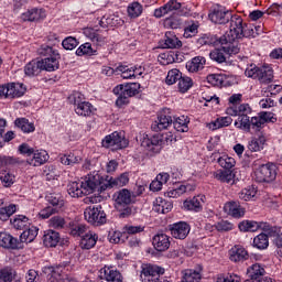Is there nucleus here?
<instances>
[{
    "instance_id": "obj_1",
    "label": "nucleus",
    "mask_w": 282,
    "mask_h": 282,
    "mask_svg": "<svg viewBox=\"0 0 282 282\" xmlns=\"http://www.w3.org/2000/svg\"><path fill=\"white\" fill-rule=\"evenodd\" d=\"M230 17L229 33L220 36V45H223V50L228 56H234L241 52L238 39H243V28L246 24H243L241 15L230 13Z\"/></svg>"
},
{
    "instance_id": "obj_2",
    "label": "nucleus",
    "mask_w": 282,
    "mask_h": 282,
    "mask_svg": "<svg viewBox=\"0 0 282 282\" xmlns=\"http://www.w3.org/2000/svg\"><path fill=\"white\" fill-rule=\"evenodd\" d=\"M139 138L141 147H143V149H147V151H152V153H160L164 144L173 142V135L162 133H156L152 135L143 133Z\"/></svg>"
},
{
    "instance_id": "obj_3",
    "label": "nucleus",
    "mask_w": 282,
    "mask_h": 282,
    "mask_svg": "<svg viewBox=\"0 0 282 282\" xmlns=\"http://www.w3.org/2000/svg\"><path fill=\"white\" fill-rule=\"evenodd\" d=\"M108 176L102 177L99 175L97 171L91 172L88 174V177L85 178V181L80 182L82 188L84 191H87L88 195H91V193H104V191H107L108 185Z\"/></svg>"
},
{
    "instance_id": "obj_4",
    "label": "nucleus",
    "mask_w": 282,
    "mask_h": 282,
    "mask_svg": "<svg viewBox=\"0 0 282 282\" xmlns=\"http://www.w3.org/2000/svg\"><path fill=\"white\" fill-rule=\"evenodd\" d=\"M101 147L111 149V151H120L129 147V141L124 138V133L115 131L102 139Z\"/></svg>"
},
{
    "instance_id": "obj_5",
    "label": "nucleus",
    "mask_w": 282,
    "mask_h": 282,
    "mask_svg": "<svg viewBox=\"0 0 282 282\" xmlns=\"http://www.w3.org/2000/svg\"><path fill=\"white\" fill-rule=\"evenodd\" d=\"M84 216L86 221L91 224V226H102L104 224H107V214L101 205L86 208Z\"/></svg>"
},
{
    "instance_id": "obj_6",
    "label": "nucleus",
    "mask_w": 282,
    "mask_h": 282,
    "mask_svg": "<svg viewBox=\"0 0 282 282\" xmlns=\"http://www.w3.org/2000/svg\"><path fill=\"white\" fill-rule=\"evenodd\" d=\"M276 180V165L274 163L262 164L256 171V182L270 184Z\"/></svg>"
},
{
    "instance_id": "obj_7",
    "label": "nucleus",
    "mask_w": 282,
    "mask_h": 282,
    "mask_svg": "<svg viewBox=\"0 0 282 282\" xmlns=\"http://www.w3.org/2000/svg\"><path fill=\"white\" fill-rule=\"evenodd\" d=\"M164 272V268L158 264H145L142 267L140 279L142 282H160V276Z\"/></svg>"
},
{
    "instance_id": "obj_8",
    "label": "nucleus",
    "mask_w": 282,
    "mask_h": 282,
    "mask_svg": "<svg viewBox=\"0 0 282 282\" xmlns=\"http://www.w3.org/2000/svg\"><path fill=\"white\" fill-rule=\"evenodd\" d=\"M231 12L232 11L226 10V8L221 6H217L209 10L208 19L212 23H216L217 25H226V23L230 22Z\"/></svg>"
},
{
    "instance_id": "obj_9",
    "label": "nucleus",
    "mask_w": 282,
    "mask_h": 282,
    "mask_svg": "<svg viewBox=\"0 0 282 282\" xmlns=\"http://www.w3.org/2000/svg\"><path fill=\"white\" fill-rule=\"evenodd\" d=\"M173 124V116H171V109L164 108L158 115V120L151 126L152 131H164Z\"/></svg>"
},
{
    "instance_id": "obj_10",
    "label": "nucleus",
    "mask_w": 282,
    "mask_h": 282,
    "mask_svg": "<svg viewBox=\"0 0 282 282\" xmlns=\"http://www.w3.org/2000/svg\"><path fill=\"white\" fill-rule=\"evenodd\" d=\"M265 269L259 263H254L247 269L248 279L245 282H272V278H263Z\"/></svg>"
},
{
    "instance_id": "obj_11",
    "label": "nucleus",
    "mask_w": 282,
    "mask_h": 282,
    "mask_svg": "<svg viewBox=\"0 0 282 282\" xmlns=\"http://www.w3.org/2000/svg\"><path fill=\"white\" fill-rule=\"evenodd\" d=\"M0 247L6 250H22V243L19 238H14V236L6 231L0 232Z\"/></svg>"
},
{
    "instance_id": "obj_12",
    "label": "nucleus",
    "mask_w": 282,
    "mask_h": 282,
    "mask_svg": "<svg viewBox=\"0 0 282 282\" xmlns=\"http://www.w3.org/2000/svg\"><path fill=\"white\" fill-rule=\"evenodd\" d=\"M169 230L174 239H185L191 232V225L185 221H178L170 225Z\"/></svg>"
},
{
    "instance_id": "obj_13",
    "label": "nucleus",
    "mask_w": 282,
    "mask_h": 282,
    "mask_svg": "<svg viewBox=\"0 0 282 282\" xmlns=\"http://www.w3.org/2000/svg\"><path fill=\"white\" fill-rule=\"evenodd\" d=\"M113 94H124L128 98H133L140 94V84L139 83H127L117 85L113 88Z\"/></svg>"
},
{
    "instance_id": "obj_14",
    "label": "nucleus",
    "mask_w": 282,
    "mask_h": 282,
    "mask_svg": "<svg viewBox=\"0 0 282 282\" xmlns=\"http://www.w3.org/2000/svg\"><path fill=\"white\" fill-rule=\"evenodd\" d=\"M204 199H206L204 195L194 196L193 198L184 200L183 208L184 210H192L193 213H202V210H204Z\"/></svg>"
},
{
    "instance_id": "obj_15",
    "label": "nucleus",
    "mask_w": 282,
    "mask_h": 282,
    "mask_svg": "<svg viewBox=\"0 0 282 282\" xmlns=\"http://www.w3.org/2000/svg\"><path fill=\"white\" fill-rule=\"evenodd\" d=\"M152 246L158 252H166L171 248V238L166 234H156L152 238Z\"/></svg>"
},
{
    "instance_id": "obj_16",
    "label": "nucleus",
    "mask_w": 282,
    "mask_h": 282,
    "mask_svg": "<svg viewBox=\"0 0 282 282\" xmlns=\"http://www.w3.org/2000/svg\"><path fill=\"white\" fill-rule=\"evenodd\" d=\"M248 251L240 245H236L229 250V259L234 263L248 261Z\"/></svg>"
},
{
    "instance_id": "obj_17",
    "label": "nucleus",
    "mask_w": 282,
    "mask_h": 282,
    "mask_svg": "<svg viewBox=\"0 0 282 282\" xmlns=\"http://www.w3.org/2000/svg\"><path fill=\"white\" fill-rule=\"evenodd\" d=\"M263 147H265V138L262 134H259L258 137L252 138L248 142V151H246L245 155L247 158H250V153H257L259 151H263Z\"/></svg>"
},
{
    "instance_id": "obj_18",
    "label": "nucleus",
    "mask_w": 282,
    "mask_h": 282,
    "mask_svg": "<svg viewBox=\"0 0 282 282\" xmlns=\"http://www.w3.org/2000/svg\"><path fill=\"white\" fill-rule=\"evenodd\" d=\"M39 237V227L31 226L28 230H24L20 238L18 239L20 243H22V250L25 248V243H32Z\"/></svg>"
},
{
    "instance_id": "obj_19",
    "label": "nucleus",
    "mask_w": 282,
    "mask_h": 282,
    "mask_svg": "<svg viewBox=\"0 0 282 282\" xmlns=\"http://www.w3.org/2000/svg\"><path fill=\"white\" fill-rule=\"evenodd\" d=\"M43 243L45 248H56L61 243V234L52 229L44 231Z\"/></svg>"
},
{
    "instance_id": "obj_20",
    "label": "nucleus",
    "mask_w": 282,
    "mask_h": 282,
    "mask_svg": "<svg viewBox=\"0 0 282 282\" xmlns=\"http://www.w3.org/2000/svg\"><path fill=\"white\" fill-rule=\"evenodd\" d=\"M162 47L163 50H180L182 47V41H180L174 32L167 31Z\"/></svg>"
},
{
    "instance_id": "obj_21",
    "label": "nucleus",
    "mask_w": 282,
    "mask_h": 282,
    "mask_svg": "<svg viewBox=\"0 0 282 282\" xmlns=\"http://www.w3.org/2000/svg\"><path fill=\"white\" fill-rule=\"evenodd\" d=\"M69 265V261H64L57 265L50 267L52 275L51 282H65V278L63 276V270H65Z\"/></svg>"
},
{
    "instance_id": "obj_22",
    "label": "nucleus",
    "mask_w": 282,
    "mask_h": 282,
    "mask_svg": "<svg viewBox=\"0 0 282 282\" xmlns=\"http://www.w3.org/2000/svg\"><path fill=\"white\" fill-rule=\"evenodd\" d=\"M119 219H129V217H133L138 215V207L130 204L126 205H116L115 206Z\"/></svg>"
},
{
    "instance_id": "obj_23",
    "label": "nucleus",
    "mask_w": 282,
    "mask_h": 282,
    "mask_svg": "<svg viewBox=\"0 0 282 282\" xmlns=\"http://www.w3.org/2000/svg\"><path fill=\"white\" fill-rule=\"evenodd\" d=\"M96 243H98V236L96 232L88 231L82 236L79 246L82 250H91V248L96 247Z\"/></svg>"
},
{
    "instance_id": "obj_24",
    "label": "nucleus",
    "mask_w": 282,
    "mask_h": 282,
    "mask_svg": "<svg viewBox=\"0 0 282 282\" xmlns=\"http://www.w3.org/2000/svg\"><path fill=\"white\" fill-rule=\"evenodd\" d=\"M32 158L28 159L26 162L30 164V166H41L46 163L48 160L47 151L41 150L35 151L33 150V154H31Z\"/></svg>"
},
{
    "instance_id": "obj_25",
    "label": "nucleus",
    "mask_w": 282,
    "mask_h": 282,
    "mask_svg": "<svg viewBox=\"0 0 282 282\" xmlns=\"http://www.w3.org/2000/svg\"><path fill=\"white\" fill-rule=\"evenodd\" d=\"M6 127H8V121L0 118V149H3L6 142H11V140H14L15 138L14 131L10 130L6 132Z\"/></svg>"
},
{
    "instance_id": "obj_26",
    "label": "nucleus",
    "mask_w": 282,
    "mask_h": 282,
    "mask_svg": "<svg viewBox=\"0 0 282 282\" xmlns=\"http://www.w3.org/2000/svg\"><path fill=\"white\" fill-rule=\"evenodd\" d=\"M46 14H45V10L43 9H39V8H33V9H29L26 12L22 13V21H30V22H34V21H41V19H45Z\"/></svg>"
},
{
    "instance_id": "obj_27",
    "label": "nucleus",
    "mask_w": 282,
    "mask_h": 282,
    "mask_svg": "<svg viewBox=\"0 0 282 282\" xmlns=\"http://www.w3.org/2000/svg\"><path fill=\"white\" fill-rule=\"evenodd\" d=\"M180 8H182V3L175 0L169 1L163 7L154 10V17L156 19H162V17L166 15L167 12H173V10H180Z\"/></svg>"
},
{
    "instance_id": "obj_28",
    "label": "nucleus",
    "mask_w": 282,
    "mask_h": 282,
    "mask_svg": "<svg viewBox=\"0 0 282 282\" xmlns=\"http://www.w3.org/2000/svg\"><path fill=\"white\" fill-rule=\"evenodd\" d=\"M58 58L61 55H53L52 57H44L40 61L43 72H56L59 67Z\"/></svg>"
},
{
    "instance_id": "obj_29",
    "label": "nucleus",
    "mask_w": 282,
    "mask_h": 282,
    "mask_svg": "<svg viewBox=\"0 0 282 282\" xmlns=\"http://www.w3.org/2000/svg\"><path fill=\"white\" fill-rule=\"evenodd\" d=\"M225 208L228 210V214L235 219H241L246 215V209L241 207L239 202H229L226 204Z\"/></svg>"
},
{
    "instance_id": "obj_30",
    "label": "nucleus",
    "mask_w": 282,
    "mask_h": 282,
    "mask_svg": "<svg viewBox=\"0 0 282 282\" xmlns=\"http://www.w3.org/2000/svg\"><path fill=\"white\" fill-rule=\"evenodd\" d=\"M128 182L129 172H124L116 178L108 176L107 186L108 188H122V186H127Z\"/></svg>"
},
{
    "instance_id": "obj_31",
    "label": "nucleus",
    "mask_w": 282,
    "mask_h": 282,
    "mask_svg": "<svg viewBox=\"0 0 282 282\" xmlns=\"http://www.w3.org/2000/svg\"><path fill=\"white\" fill-rule=\"evenodd\" d=\"M115 206L131 204V192L127 188L119 189L113 194Z\"/></svg>"
},
{
    "instance_id": "obj_32",
    "label": "nucleus",
    "mask_w": 282,
    "mask_h": 282,
    "mask_svg": "<svg viewBox=\"0 0 282 282\" xmlns=\"http://www.w3.org/2000/svg\"><path fill=\"white\" fill-rule=\"evenodd\" d=\"M28 87L23 83H9V98H21L25 96Z\"/></svg>"
},
{
    "instance_id": "obj_33",
    "label": "nucleus",
    "mask_w": 282,
    "mask_h": 282,
    "mask_svg": "<svg viewBox=\"0 0 282 282\" xmlns=\"http://www.w3.org/2000/svg\"><path fill=\"white\" fill-rule=\"evenodd\" d=\"M67 193L70 197H83V195H89L85 187L80 186V182H70L67 185Z\"/></svg>"
},
{
    "instance_id": "obj_34",
    "label": "nucleus",
    "mask_w": 282,
    "mask_h": 282,
    "mask_svg": "<svg viewBox=\"0 0 282 282\" xmlns=\"http://www.w3.org/2000/svg\"><path fill=\"white\" fill-rule=\"evenodd\" d=\"M261 224L254 220H242L238 224V228L240 232H257V230H261Z\"/></svg>"
},
{
    "instance_id": "obj_35",
    "label": "nucleus",
    "mask_w": 282,
    "mask_h": 282,
    "mask_svg": "<svg viewBox=\"0 0 282 282\" xmlns=\"http://www.w3.org/2000/svg\"><path fill=\"white\" fill-rule=\"evenodd\" d=\"M14 127L21 129L23 133H34L36 131V127L28 118H17L14 120Z\"/></svg>"
},
{
    "instance_id": "obj_36",
    "label": "nucleus",
    "mask_w": 282,
    "mask_h": 282,
    "mask_svg": "<svg viewBox=\"0 0 282 282\" xmlns=\"http://www.w3.org/2000/svg\"><path fill=\"white\" fill-rule=\"evenodd\" d=\"M204 65H206V57L196 56L193 57L192 61L186 63V69L188 72L195 73L204 69Z\"/></svg>"
},
{
    "instance_id": "obj_37",
    "label": "nucleus",
    "mask_w": 282,
    "mask_h": 282,
    "mask_svg": "<svg viewBox=\"0 0 282 282\" xmlns=\"http://www.w3.org/2000/svg\"><path fill=\"white\" fill-rule=\"evenodd\" d=\"M43 72V65L41 64V61H32L28 63L24 67V74L25 76H39Z\"/></svg>"
},
{
    "instance_id": "obj_38",
    "label": "nucleus",
    "mask_w": 282,
    "mask_h": 282,
    "mask_svg": "<svg viewBox=\"0 0 282 282\" xmlns=\"http://www.w3.org/2000/svg\"><path fill=\"white\" fill-rule=\"evenodd\" d=\"M231 124V117H220L217 118L215 121L207 123V129H210L212 131H217V129H224V127H230Z\"/></svg>"
},
{
    "instance_id": "obj_39",
    "label": "nucleus",
    "mask_w": 282,
    "mask_h": 282,
    "mask_svg": "<svg viewBox=\"0 0 282 282\" xmlns=\"http://www.w3.org/2000/svg\"><path fill=\"white\" fill-rule=\"evenodd\" d=\"M202 265L197 269H187L183 275L185 282H200L202 281Z\"/></svg>"
},
{
    "instance_id": "obj_40",
    "label": "nucleus",
    "mask_w": 282,
    "mask_h": 282,
    "mask_svg": "<svg viewBox=\"0 0 282 282\" xmlns=\"http://www.w3.org/2000/svg\"><path fill=\"white\" fill-rule=\"evenodd\" d=\"M45 199L51 204V206H53V208H56L57 213L63 208V206H65V199H63V195L58 193H51L46 195Z\"/></svg>"
},
{
    "instance_id": "obj_41",
    "label": "nucleus",
    "mask_w": 282,
    "mask_h": 282,
    "mask_svg": "<svg viewBox=\"0 0 282 282\" xmlns=\"http://www.w3.org/2000/svg\"><path fill=\"white\" fill-rule=\"evenodd\" d=\"M155 213H159L161 215H166L167 213H171L173 210V203L159 197L156 198V204L154 205Z\"/></svg>"
},
{
    "instance_id": "obj_42",
    "label": "nucleus",
    "mask_w": 282,
    "mask_h": 282,
    "mask_svg": "<svg viewBox=\"0 0 282 282\" xmlns=\"http://www.w3.org/2000/svg\"><path fill=\"white\" fill-rule=\"evenodd\" d=\"M104 279L107 282H122V273L113 268L105 267Z\"/></svg>"
},
{
    "instance_id": "obj_43",
    "label": "nucleus",
    "mask_w": 282,
    "mask_h": 282,
    "mask_svg": "<svg viewBox=\"0 0 282 282\" xmlns=\"http://www.w3.org/2000/svg\"><path fill=\"white\" fill-rule=\"evenodd\" d=\"M96 111V108H94V105L91 102L86 101L84 104H78L77 107H75V112L77 116H82L84 118H89Z\"/></svg>"
},
{
    "instance_id": "obj_44",
    "label": "nucleus",
    "mask_w": 282,
    "mask_h": 282,
    "mask_svg": "<svg viewBox=\"0 0 282 282\" xmlns=\"http://www.w3.org/2000/svg\"><path fill=\"white\" fill-rule=\"evenodd\" d=\"M85 34L97 47H102V45L107 44V37L98 34L94 29L86 30Z\"/></svg>"
},
{
    "instance_id": "obj_45",
    "label": "nucleus",
    "mask_w": 282,
    "mask_h": 282,
    "mask_svg": "<svg viewBox=\"0 0 282 282\" xmlns=\"http://www.w3.org/2000/svg\"><path fill=\"white\" fill-rule=\"evenodd\" d=\"M77 56H98V50L91 46V43L86 42L76 50Z\"/></svg>"
},
{
    "instance_id": "obj_46",
    "label": "nucleus",
    "mask_w": 282,
    "mask_h": 282,
    "mask_svg": "<svg viewBox=\"0 0 282 282\" xmlns=\"http://www.w3.org/2000/svg\"><path fill=\"white\" fill-rule=\"evenodd\" d=\"M268 246H270V238L267 234H260L253 238V248L268 250Z\"/></svg>"
},
{
    "instance_id": "obj_47",
    "label": "nucleus",
    "mask_w": 282,
    "mask_h": 282,
    "mask_svg": "<svg viewBox=\"0 0 282 282\" xmlns=\"http://www.w3.org/2000/svg\"><path fill=\"white\" fill-rule=\"evenodd\" d=\"M250 115H238V120L235 121V127L240 129L241 131H246V133H250Z\"/></svg>"
},
{
    "instance_id": "obj_48",
    "label": "nucleus",
    "mask_w": 282,
    "mask_h": 282,
    "mask_svg": "<svg viewBox=\"0 0 282 282\" xmlns=\"http://www.w3.org/2000/svg\"><path fill=\"white\" fill-rule=\"evenodd\" d=\"M11 225L15 230H23L28 228V224H30V218L24 215H17L13 219L10 220Z\"/></svg>"
},
{
    "instance_id": "obj_49",
    "label": "nucleus",
    "mask_w": 282,
    "mask_h": 282,
    "mask_svg": "<svg viewBox=\"0 0 282 282\" xmlns=\"http://www.w3.org/2000/svg\"><path fill=\"white\" fill-rule=\"evenodd\" d=\"M87 232V226L78 223H69V235L72 237H83Z\"/></svg>"
},
{
    "instance_id": "obj_50",
    "label": "nucleus",
    "mask_w": 282,
    "mask_h": 282,
    "mask_svg": "<svg viewBox=\"0 0 282 282\" xmlns=\"http://www.w3.org/2000/svg\"><path fill=\"white\" fill-rule=\"evenodd\" d=\"M17 213V205L15 204H10L6 207L0 208V220L1 221H8L12 215Z\"/></svg>"
},
{
    "instance_id": "obj_51",
    "label": "nucleus",
    "mask_w": 282,
    "mask_h": 282,
    "mask_svg": "<svg viewBox=\"0 0 282 282\" xmlns=\"http://www.w3.org/2000/svg\"><path fill=\"white\" fill-rule=\"evenodd\" d=\"M142 4L140 2H132L128 6L127 12L130 19H138L142 14Z\"/></svg>"
},
{
    "instance_id": "obj_52",
    "label": "nucleus",
    "mask_w": 282,
    "mask_h": 282,
    "mask_svg": "<svg viewBox=\"0 0 282 282\" xmlns=\"http://www.w3.org/2000/svg\"><path fill=\"white\" fill-rule=\"evenodd\" d=\"M191 87H193V79L181 75V78L178 79V91L181 94H186Z\"/></svg>"
},
{
    "instance_id": "obj_53",
    "label": "nucleus",
    "mask_w": 282,
    "mask_h": 282,
    "mask_svg": "<svg viewBox=\"0 0 282 282\" xmlns=\"http://www.w3.org/2000/svg\"><path fill=\"white\" fill-rule=\"evenodd\" d=\"M221 37L217 36V35H210V34H205L204 36H202L198 40V43L200 45H217V43H219L221 45Z\"/></svg>"
},
{
    "instance_id": "obj_54",
    "label": "nucleus",
    "mask_w": 282,
    "mask_h": 282,
    "mask_svg": "<svg viewBox=\"0 0 282 282\" xmlns=\"http://www.w3.org/2000/svg\"><path fill=\"white\" fill-rule=\"evenodd\" d=\"M226 51H224V46L221 48H215L209 53V58L215 61L216 63H226Z\"/></svg>"
},
{
    "instance_id": "obj_55",
    "label": "nucleus",
    "mask_w": 282,
    "mask_h": 282,
    "mask_svg": "<svg viewBox=\"0 0 282 282\" xmlns=\"http://www.w3.org/2000/svg\"><path fill=\"white\" fill-rule=\"evenodd\" d=\"M172 124L174 129L181 133H186L188 131V124L184 120V117L174 118V120H172Z\"/></svg>"
},
{
    "instance_id": "obj_56",
    "label": "nucleus",
    "mask_w": 282,
    "mask_h": 282,
    "mask_svg": "<svg viewBox=\"0 0 282 282\" xmlns=\"http://www.w3.org/2000/svg\"><path fill=\"white\" fill-rule=\"evenodd\" d=\"M0 181L2 182L3 186L9 188V186L14 184V175L10 173L8 170H2L0 172Z\"/></svg>"
},
{
    "instance_id": "obj_57",
    "label": "nucleus",
    "mask_w": 282,
    "mask_h": 282,
    "mask_svg": "<svg viewBox=\"0 0 282 282\" xmlns=\"http://www.w3.org/2000/svg\"><path fill=\"white\" fill-rule=\"evenodd\" d=\"M180 78H182V72H180V69H171L167 73V76L165 78V83L166 85H175V83L177 80H180Z\"/></svg>"
},
{
    "instance_id": "obj_58",
    "label": "nucleus",
    "mask_w": 282,
    "mask_h": 282,
    "mask_svg": "<svg viewBox=\"0 0 282 282\" xmlns=\"http://www.w3.org/2000/svg\"><path fill=\"white\" fill-rule=\"evenodd\" d=\"M254 195H257V188H254V186L251 185V186L243 188L239 193V198L243 199V202H249V199H252V197H254Z\"/></svg>"
},
{
    "instance_id": "obj_59",
    "label": "nucleus",
    "mask_w": 282,
    "mask_h": 282,
    "mask_svg": "<svg viewBox=\"0 0 282 282\" xmlns=\"http://www.w3.org/2000/svg\"><path fill=\"white\" fill-rule=\"evenodd\" d=\"M260 230L268 232V236L274 237V239H275L276 235H280V232H281V228H279L276 226H271L268 223H261Z\"/></svg>"
},
{
    "instance_id": "obj_60",
    "label": "nucleus",
    "mask_w": 282,
    "mask_h": 282,
    "mask_svg": "<svg viewBox=\"0 0 282 282\" xmlns=\"http://www.w3.org/2000/svg\"><path fill=\"white\" fill-rule=\"evenodd\" d=\"M216 178H218L219 182L230 184V182L235 180V175L232 174V170H223L218 174H216Z\"/></svg>"
},
{
    "instance_id": "obj_61",
    "label": "nucleus",
    "mask_w": 282,
    "mask_h": 282,
    "mask_svg": "<svg viewBox=\"0 0 282 282\" xmlns=\"http://www.w3.org/2000/svg\"><path fill=\"white\" fill-rule=\"evenodd\" d=\"M161 65H171L175 63V51H169L159 55Z\"/></svg>"
},
{
    "instance_id": "obj_62",
    "label": "nucleus",
    "mask_w": 282,
    "mask_h": 282,
    "mask_svg": "<svg viewBox=\"0 0 282 282\" xmlns=\"http://www.w3.org/2000/svg\"><path fill=\"white\" fill-rule=\"evenodd\" d=\"M124 239H127V234H122L120 231H109L108 234V240L110 241V243H120V241H122V243H124Z\"/></svg>"
},
{
    "instance_id": "obj_63",
    "label": "nucleus",
    "mask_w": 282,
    "mask_h": 282,
    "mask_svg": "<svg viewBox=\"0 0 282 282\" xmlns=\"http://www.w3.org/2000/svg\"><path fill=\"white\" fill-rule=\"evenodd\" d=\"M272 78H274L272 69L261 67V74L258 77V80H260V83H264L265 85H268V83H270L272 80Z\"/></svg>"
},
{
    "instance_id": "obj_64",
    "label": "nucleus",
    "mask_w": 282,
    "mask_h": 282,
    "mask_svg": "<svg viewBox=\"0 0 282 282\" xmlns=\"http://www.w3.org/2000/svg\"><path fill=\"white\" fill-rule=\"evenodd\" d=\"M14 281V274L12 269L4 268L0 270V282H12Z\"/></svg>"
}]
</instances>
